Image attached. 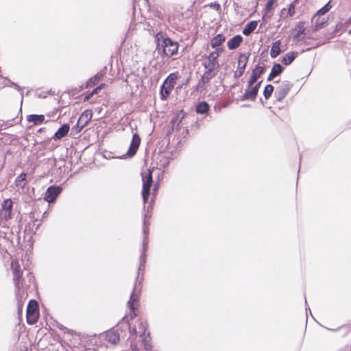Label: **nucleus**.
Masks as SVG:
<instances>
[{
  "instance_id": "nucleus-20",
  "label": "nucleus",
  "mask_w": 351,
  "mask_h": 351,
  "mask_svg": "<svg viewBox=\"0 0 351 351\" xmlns=\"http://www.w3.org/2000/svg\"><path fill=\"white\" fill-rule=\"evenodd\" d=\"M45 117L44 115L32 114L27 117V121L29 123L32 122L34 125H39L45 121Z\"/></svg>"
},
{
  "instance_id": "nucleus-29",
  "label": "nucleus",
  "mask_w": 351,
  "mask_h": 351,
  "mask_svg": "<svg viewBox=\"0 0 351 351\" xmlns=\"http://www.w3.org/2000/svg\"><path fill=\"white\" fill-rule=\"evenodd\" d=\"M178 78V73H172L168 75L167 79L165 80V82H166V84H168L169 85H171L173 87H174V86L176 84V82Z\"/></svg>"
},
{
  "instance_id": "nucleus-13",
  "label": "nucleus",
  "mask_w": 351,
  "mask_h": 351,
  "mask_svg": "<svg viewBox=\"0 0 351 351\" xmlns=\"http://www.w3.org/2000/svg\"><path fill=\"white\" fill-rule=\"evenodd\" d=\"M290 88L287 84H282L276 88L275 95L278 101H281L287 95Z\"/></svg>"
},
{
  "instance_id": "nucleus-15",
  "label": "nucleus",
  "mask_w": 351,
  "mask_h": 351,
  "mask_svg": "<svg viewBox=\"0 0 351 351\" xmlns=\"http://www.w3.org/2000/svg\"><path fill=\"white\" fill-rule=\"evenodd\" d=\"M70 130V127L68 124H64L62 125L58 131L54 134L53 138L55 140L61 139L62 138L66 136Z\"/></svg>"
},
{
  "instance_id": "nucleus-14",
  "label": "nucleus",
  "mask_w": 351,
  "mask_h": 351,
  "mask_svg": "<svg viewBox=\"0 0 351 351\" xmlns=\"http://www.w3.org/2000/svg\"><path fill=\"white\" fill-rule=\"evenodd\" d=\"M243 41V37L240 35H237L232 38H230L228 43L227 46L229 49L233 50L239 47L241 43Z\"/></svg>"
},
{
  "instance_id": "nucleus-10",
  "label": "nucleus",
  "mask_w": 351,
  "mask_h": 351,
  "mask_svg": "<svg viewBox=\"0 0 351 351\" xmlns=\"http://www.w3.org/2000/svg\"><path fill=\"white\" fill-rule=\"evenodd\" d=\"M215 76L204 73V74L202 75L201 79L199 80L198 83L195 86V90L202 92L206 88V84H208L210 80L213 78Z\"/></svg>"
},
{
  "instance_id": "nucleus-40",
  "label": "nucleus",
  "mask_w": 351,
  "mask_h": 351,
  "mask_svg": "<svg viewBox=\"0 0 351 351\" xmlns=\"http://www.w3.org/2000/svg\"><path fill=\"white\" fill-rule=\"evenodd\" d=\"M22 111V100L21 101V106H20V109H19V112H21Z\"/></svg>"
},
{
  "instance_id": "nucleus-9",
  "label": "nucleus",
  "mask_w": 351,
  "mask_h": 351,
  "mask_svg": "<svg viewBox=\"0 0 351 351\" xmlns=\"http://www.w3.org/2000/svg\"><path fill=\"white\" fill-rule=\"evenodd\" d=\"M93 117V112L91 110H86L80 115L77 125L82 130L90 122Z\"/></svg>"
},
{
  "instance_id": "nucleus-41",
  "label": "nucleus",
  "mask_w": 351,
  "mask_h": 351,
  "mask_svg": "<svg viewBox=\"0 0 351 351\" xmlns=\"http://www.w3.org/2000/svg\"><path fill=\"white\" fill-rule=\"evenodd\" d=\"M20 338V333L18 334V337H17V339H19Z\"/></svg>"
},
{
  "instance_id": "nucleus-31",
  "label": "nucleus",
  "mask_w": 351,
  "mask_h": 351,
  "mask_svg": "<svg viewBox=\"0 0 351 351\" xmlns=\"http://www.w3.org/2000/svg\"><path fill=\"white\" fill-rule=\"evenodd\" d=\"M138 295H136L134 293H132L131 295V297H130V300L128 301V305L129 308H130V311H133V313H134V315H131L132 317L135 316L134 304L135 302L138 301Z\"/></svg>"
},
{
  "instance_id": "nucleus-17",
  "label": "nucleus",
  "mask_w": 351,
  "mask_h": 351,
  "mask_svg": "<svg viewBox=\"0 0 351 351\" xmlns=\"http://www.w3.org/2000/svg\"><path fill=\"white\" fill-rule=\"evenodd\" d=\"M261 82L258 83L251 90H247L243 95L245 99L254 100L256 97Z\"/></svg>"
},
{
  "instance_id": "nucleus-11",
  "label": "nucleus",
  "mask_w": 351,
  "mask_h": 351,
  "mask_svg": "<svg viewBox=\"0 0 351 351\" xmlns=\"http://www.w3.org/2000/svg\"><path fill=\"white\" fill-rule=\"evenodd\" d=\"M265 68L263 66L257 65L255 69L252 71V75L248 82V86H252L258 79L260 75L263 73Z\"/></svg>"
},
{
  "instance_id": "nucleus-28",
  "label": "nucleus",
  "mask_w": 351,
  "mask_h": 351,
  "mask_svg": "<svg viewBox=\"0 0 351 351\" xmlns=\"http://www.w3.org/2000/svg\"><path fill=\"white\" fill-rule=\"evenodd\" d=\"M208 109H209V106L205 101L199 103L196 106V112L198 114H204L208 110Z\"/></svg>"
},
{
  "instance_id": "nucleus-12",
  "label": "nucleus",
  "mask_w": 351,
  "mask_h": 351,
  "mask_svg": "<svg viewBox=\"0 0 351 351\" xmlns=\"http://www.w3.org/2000/svg\"><path fill=\"white\" fill-rule=\"evenodd\" d=\"M12 207V202L11 199H8L4 200L1 215L5 219L10 218Z\"/></svg>"
},
{
  "instance_id": "nucleus-18",
  "label": "nucleus",
  "mask_w": 351,
  "mask_h": 351,
  "mask_svg": "<svg viewBox=\"0 0 351 351\" xmlns=\"http://www.w3.org/2000/svg\"><path fill=\"white\" fill-rule=\"evenodd\" d=\"M173 88V87L171 85H169L164 82L160 88L161 99L165 100L169 97Z\"/></svg>"
},
{
  "instance_id": "nucleus-23",
  "label": "nucleus",
  "mask_w": 351,
  "mask_h": 351,
  "mask_svg": "<svg viewBox=\"0 0 351 351\" xmlns=\"http://www.w3.org/2000/svg\"><path fill=\"white\" fill-rule=\"evenodd\" d=\"M280 45H281V42L279 40L275 41L273 43L271 51H270V56L271 58H275L280 54Z\"/></svg>"
},
{
  "instance_id": "nucleus-3",
  "label": "nucleus",
  "mask_w": 351,
  "mask_h": 351,
  "mask_svg": "<svg viewBox=\"0 0 351 351\" xmlns=\"http://www.w3.org/2000/svg\"><path fill=\"white\" fill-rule=\"evenodd\" d=\"M141 175L143 180L142 196L144 204H145L149 196L150 188L152 185L153 180L150 169H147V171L143 172Z\"/></svg>"
},
{
  "instance_id": "nucleus-2",
  "label": "nucleus",
  "mask_w": 351,
  "mask_h": 351,
  "mask_svg": "<svg viewBox=\"0 0 351 351\" xmlns=\"http://www.w3.org/2000/svg\"><path fill=\"white\" fill-rule=\"evenodd\" d=\"M222 51V49H217L215 51L210 52L208 56L205 55L202 57V65L206 69L204 73L213 76L217 75L220 67L218 58L219 53Z\"/></svg>"
},
{
  "instance_id": "nucleus-35",
  "label": "nucleus",
  "mask_w": 351,
  "mask_h": 351,
  "mask_svg": "<svg viewBox=\"0 0 351 351\" xmlns=\"http://www.w3.org/2000/svg\"><path fill=\"white\" fill-rule=\"evenodd\" d=\"M276 0H269L265 6V10L267 12L272 10L274 4L276 3Z\"/></svg>"
},
{
  "instance_id": "nucleus-30",
  "label": "nucleus",
  "mask_w": 351,
  "mask_h": 351,
  "mask_svg": "<svg viewBox=\"0 0 351 351\" xmlns=\"http://www.w3.org/2000/svg\"><path fill=\"white\" fill-rule=\"evenodd\" d=\"M285 16H292L295 14V5L293 3H291L288 6V9H282L281 11V15H285Z\"/></svg>"
},
{
  "instance_id": "nucleus-37",
  "label": "nucleus",
  "mask_w": 351,
  "mask_h": 351,
  "mask_svg": "<svg viewBox=\"0 0 351 351\" xmlns=\"http://www.w3.org/2000/svg\"><path fill=\"white\" fill-rule=\"evenodd\" d=\"M22 182V173L17 176L16 179V186H20Z\"/></svg>"
},
{
  "instance_id": "nucleus-7",
  "label": "nucleus",
  "mask_w": 351,
  "mask_h": 351,
  "mask_svg": "<svg viewBox=\"0 0 351 351\" xmlns=\"http://www.w3.org/2000/svg\"><path fill=\"white\" fill-rule=\"evenodd\" d=\"M61 191L62 188L60 186H51L47 189L44 199L49 203L53 202Z\"/></svg>"
},
{
  "instance_id": "nucleus-19",
  "label": "nucleus",
  "mask_w": 351,
  "mask_h": 351,
  "mask_svg": "<svg viewBox=\"0 0 351 351\" xmlns=\"http://www.w3.org/2000/svg\"><path fill=\"white\" fill-rule=\"evenodd\" d=\"M137 324L138 326H135L133 328V332L135 334H139L141 336L145 333L147 324L145 322H143L142 320H138Z\"/></svg>"
},
{
  "instance_id": "nucleus-22",
  "label": "nucleus",
  "mask_w": 351,
  "mask_h": 351,
  "mask_svg": "<svg viewBox=\"0 0 351 351\" xmlns=\"http://www.w3.org/2000/svg\"><path fill=\"white\" fill-rule=\"evenodd\" d=\"M282 71V67L280 64H275L271 69V71L267 77L268 81L272 80L275 77L280 75Z\"/></svg>"
},
{
  "instance_id": "nucleus-5",
  "label": "nucleus",
  "mask_w": 351,
  "mask_h": 351,
  "mask_svg": "<svg viewBox=\"0 0 351 351\" xmlns=\"http://www.w3.org/2000/svg\"><path fill=\"white\" fill-rule=\"evenodd\" d=\"M39 317L38 302L35 300H31L27 307L26 319L29 324H35Z\"/></svg>"
},
{
  "instance_id": "nucleus-16",
  "label": "nucleus",
  "mask_w": 351,
  "mask_h": 351,
  "mask_svg": "<svg viewBox=\"0 0 351 351\" xmlns=\"http://www.w3.org/2000/svg\"><path fill=\"white\" fill-rule=\"evenodd\" d=\"M225 40L226 37L223 34H219L210 40V44L213 48L217 49H219V47L221 46Z\"/></svg>"
},
{
  "instance_id": "nucleus-39",
  "label": "nucleus",
  "mask_w": 351,
  "mask_h": 351,
  "mask_svg": "<svg viewBox=\"0 0 351 351\" xmlns=\"http://www.w3.org/2000/svg\"><path fill=\"white\" fill-rule=\"evenodd\" d=\"M11 86H13L15 89H16L18 91H20L21 90V86H19L18 84L12 82H10Z\"/></svg>"
},
{
  "instance_id": "nucleus-27",
  "label": "nucleus",
  "mask_w": 351,
  "mask_h": 351,
  "mask_svg": "<svg viewBox=\"0 0 351 351\" xmlns=\"http://www.w3.org/2000/svg\"><path fill=\"white\" fill-rule=\"evenodd\" d=\"M297 53L295 52H289L287 53L282 58V62L285 65L290 64L296 58Z\"/></svg>"
},
{
  "instance_id": "nucleus-21",
  "label": "nucleus",
  "mask_w": 351,
  "mask_h": 351,
  "mask_svg": "<svg viewBox=\"0 0 351 351\" xmlns=\"http://www.w3.org/2000/svg\"><path fill=\"white\" fill-rule=\"evenodd\" d=\"M184 117L185 113L183 110H180L177 113L176 116L171 120L173 129L174 128H176L177 129L179 128L180 124L181 123Z\"/></svg>"
},
{
  "instance_id": "nucleus-44",
  "label": "nucleus",
  "mask_w": 351,
  "mask_h": 351,
  "mask_svg": "<svg viewBox=\"0 0 351 351\" xmlns=\"http://www.w3.org/2000/svg\"><path fill=\"white\" fill-rule=\"evenodd\" d=\"M350 33H351V29L349 31Z\"/></svg>"
},
{
  "instance_id": "nucleus-34",
  "label": "nucleus",
  "mask_w": 351,
  "mask_h": 351,
  "mask_svg": "<svg viewBox=\"0 0 351 351\" xmlns=\"http://www.w3.org/2000/svg\"><path fill=\"white\" fill-rule=\"evenodd\" d=\"M274 91V87L271 84H268L265 86L263 94L265 99H268Z\"/></svg>"
},
{
  "instance_id": "nucleus-8",
  "label": "nucleus",
  "mask_w": 351,
  "mask_h": 351,
  "mask_svg": "<svg viewBox=\"0 0 351 351\" xmlns=\"http://www.w3.org/2000/svg\"><path fill=\"white\" fill-rule=\"evenodd\" d=\"M141 143V138L136 133L132 136V139L130 143V148L127 152V156L132 157L136 153Z\"/></svg>"
},
{
  "instance_id": "nucleus-6",
  "label": "nucleus",
  "mask_w": 351,
  "mask_h": 351,
  "mask_svg": "<svg viewBox=\"0 0 351 351\" xmlns=\"http://www.w3.org/2000/svg\"><path fill=\"white\" fill-rule=\"evenodd\" d=\"M248 58L249 55H246L245 53H242L239 56L238 61V68L237 70L234 73V78H239L244 73L248 62Z\"/></svg>"
},
{
  "instance_id": "nucleus-4",
  "label": "nucleus",
  "mask_w": 351,
  "mask_h": 351,
  "mask_svg": "<svg viewBox=\"0 0 351 351\" xmlns=\"http://www.w3.org/2000/svg\"><path fill=\"white\" fill-rule=\"evenodd\" d=\"M158 46L162 49V53L165 56L171 57L178 52V43L169 38L162 39Z\"/></svg>"
},
{
  "instance_id": "nucleus-36",
  "label": "nucleus",
  "mask_w": 351,
  "mask_h": 351,
  "mask_svg": "<svg viewBox=\"0 0 351 351\" xmlns=\"http://www.w3.org/2000/svg\"><path fill=\"white\" fill-rule=\"evenodd\" d=\"M104 86V84H101L99 86L96 87L91 93L90 95H93L95 94H97L99 91Z\"/></svg>"
},
{
  "instance_id": "nucleus-25",
  "label": "nucleus",
  "mask_w": 351,
  "mask_h": 351,
  "mask_svg": "<svg viewBox=\"0 0 351 351\" xmlns=\"http://www.w3.org/2000/svg\"><path fill=\"white\" fill-rule=\"evenodd\" d=\"M106 340L112 343L116 344L119 341V335L114 331H109L106 335Z\"/></svg>"
},
{
  "instance_id": "nucleus-33",
  "label": "nucleus",
  "mask_w": 351,
  "mask_h": 351,
  "mask_svg": "<svg viewBox=\"0 0 351 351\" xmlns=\"http://www.w3.org/2000/svg\"><path fill=\"white\" fill-rule=\"evenodd\" d=\"M330 8H331V6L329 5V3H328L327 4H326L324 7H322L321 9H319L317 12V13L315 14L314 17L321 16L322 15H324L326 12H328L330 10Z\"/></svg>"
},
{
  "instance_id": "nucleus-1",
  "label": "nucleus",
  "mask_w": 351,
  "mask_h": 351,
  "mask_svg": "<svg viewBox=\"0 0 351 351\" xmlns=\"http://www.w3.org/2000/svg\"><path fill=\"white\" fill-rule=\"evenodd\" d=\"M11 269L12 270V274H13V282L14 283L15 286V292H16V298L18 302V315H19V323L18 324V326H20V322L21 320V311H22V304H21V301L22 299V296L20 293V284L21 281V277H22V271H21V266L19 263V262L16 260H12L11 262ZM21 329V327H19V330Z\"/></svg>"
},
{
  "instance_id": "nucleus-38",
  "label": "nucleus",
  "mask_w": 351,
  "mask_h": 351,
  "mask_svg": "<svg viewBox=\"0 0 351 351\" xmlns=\"http://www.w3.org/2000/svg\"><path fill=\"white\" fill-rule=\"evenodd\" d=\"M210 7L211 8H213L216 10H219L220 9V5L217 3H212L210 4Z\"/></svg>"
},
{
  "instance_id": "nucleus-24",
  "label": "nucleus",
  "mask_w": 351,
  "mask_h": 351,
  "mask_svg": "<svg viewBox=\"0 0 351 351\" xmlns=\"http://www.w3.org/2000/svg\"><path fill=\"white\" fill-rule=\"evenodd\" d=\"M256 27L257 22L256 21H252L245 26L243 29V34L245 36H248L255 30Z\"/></svg>"
},
{
  "instance_id": "nucleus-26",
  "label": "nucleus",
  "mask_w": 351,
  "mask_h": 351,
  "mask_svg": "<svg viewBox=\"0 0 351 351\" xmlns=\"http://www.w3.org/2000/svg\"><path fill=\"white\" fill-rule=\"evenodd\" d=\"M295 31L297 33L295 34L293 38L298 41L300 40V36L302 34L304 33L305 27H304V23L300 22L296 26H295Z\"/></svg>"
},
{
  "instance_id": "nucleus-43",
  "label": "nucleus",
  "mask_w": 351,
  "mask_h": 351,
  "mask_svg": "<svg viewBox=\"0 0 351 351\" xmlns=\"http://www.w3.org/2000/svg\"><path fill=\"white\" fill-rule=\"evenodd\" d=\"M25 174L23 173V180H25Z\"/></svg>"
},
{
  "instance_id": "nucleus-32",
  "label": "nucleus",
  "mask_w": 351,
  "mask_h": 351,
  "mask_svg": "<svg viewBox=\"0 0 351 351\" xmlns=\"http://www.w3.org/2000/svg\"><path fill=\"white\" fill-rule=\"evenodd\" d=\"M326 23V21L324 19V18H320V16H318V18L316 19V21H315L314 30L317 31L319 29L323 28Z\"/></svg>"
},
{
  "instance_id": "nucleus-42",
  "label": "nucleus",
  "mask_w": 351,
  "mask_h": 351,
  "mask_svg": "<svg viewBox=\"0 0 351 351\" xmlns=\"http://www.w3.org/2000/svg\"><path fill=\"white\" fill-rule=\"evenodd\" d=\"M144 232H145V234H147V231H146V230H145V228H144Z\"/></svg>"
}]
</instances>
